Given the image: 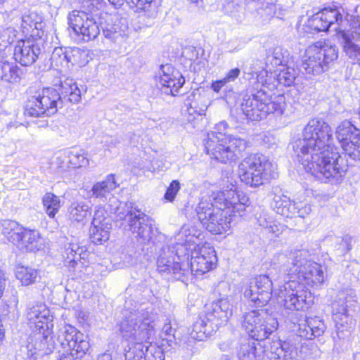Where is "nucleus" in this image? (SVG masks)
<instances>
[{
	"instance_id": "obj_19",
	"label": "nucleus",
	"mask_w": 360,
	"mask_h": 360,
	"mask_svg": "<svg viewBox=\"0 0 360 360\" xmlns=\"http://www.w3.org/2000/svg\"><path fill=\"white\" fill-rule=\"evenodd\" d=\"M27 347L30 356L37 359L52 353L55 349V342L51 332L48 333L46 331H36L30 337Z\"/></svg>"
},
{
	"instance_id": "obj_54",
	"label": "nucleus",
	"mask_w": 360,
	"mask_h": 360,
	"mask_svg": "<svg viewBox=\"0 0 360 360\" xmlns=\"http://www.w3.org/2000/svg\"><path fill=\"white\" fill-rule=\"evenodd\" d=\"M67 151L60 153L56 159V165L60 171H66L68 169L71 168L70 162H69V158Z\"/></svg>"
},
{
	"instance_id": "obj_10",
	"label": "nucleus",
	"mask_w": 360,
	"mask_h": 360,
	"mask_svg": "<svg viewBox=\"0 0 360 360\" xmlns=\"http://www.w3.org/2000/svg\"><path fill=\"white\" fill-rule=\"evenodd\" d=\"M126 214H118L120 219L127 221L129 230L141 244H147L153 241V238L158 232L154 228V221L133 202L126 203Z\"/></svg>"
},
{
	"instance_id": "obj_40",
	"label": "nucleus",
	"mask_w": 360,
	"mask_h": 360,
	"mask_svg": "<svg viewBox=\"0 0 360 360\" xmlns=\"http://www.w3.org/2000/svg\"><path fill=\"white\" fill-rule=\"evenodd\" d=\"M237 354L239 360H257L256 343L245 340L240 343Z\"/></svg>"
},
{
	"instance_id": "obj_34",
	"label": "nucleus",
	"mask_w": 360,
	"mask_h": 360,
	"mask_svg": "<svg viewBox=\"0 0 360 360\" xmlns=\"http://www.w3.org/2000/svg\"><path fill=\"white\" fill-rule=\"evenodd\" d=\"M257 345L263 348V352L266 353V356L271 360L282 359L283 356V349H281L280 340H271L267 338L266 340L258 342Z\"/></svg>"
},
{
	"instance_id": "obj_20",
	"label": "nucleus",
	"mask_w": 360,
	"mask_h": 360,
	"mask_svg": "<svg viewBox=\"0 0 360 360\" xmlns=\"http://www.w3.org/2000/svg\"><path fill=\"white\" fill-rule=\"evenodd\" d=\"M41 53L40 46L29 39L18 41L13 49L15 61L22 66H30L34 63Z\"/></svg>"
},
{
	"instance_id": "obj_2",
	"label": "nucleus",
	"mask_w": 360,
	"mask_h": 360,
	"mask_svg": "<svg viewBox=\"0 0 360 360\" xmlns=\"http://www.w3.org/2000/svg\"><path fill=\"white\" fill-rule=\"evenodd\" d=\"M236 186L231 184L229 189L219 192L211 200L202 199L195 208L198 217L205 228L215 234L226 232L230 228L231 214L239 210L243 204L239 202Z\"/></svg>"
},
{
	"instance_id": "obj_31",
	"label": "nucleus",
	"mask_w": 360,
	"mask_h": 360,
	"mask_svg": "<svg viewBox=\"0 0 360 360\" xmlns=\"http://www.w3.org/2000/svg\"><path fill=\"white\" fill-rule=\"evenodd\" d=\"M1 231L3 236L13 244H15L20 238V235L25 227L18 221L11 219L1 221Z\"/></svg>"
},
{
	"instance_id": "obj_5",
	"label": "nucleus",
	"mask_w": 360,
	"mask_h": 360,
	"mask_svg": "<svg viewBox=\"0 0 360 360\" xmlns=\"http://www.w3.org/2000/svg\"><path fill=\"white\" fill-rule=\"evenodd\" d=\"M285 106L284 95L279 94L272 97L263 89L244 96L241 103L244 115L252 121L262 120L270 113L282 115Z\"/></svg>"
},
{
	"instance_id": "obj_29",
	"label": "nucleus",
	"mask_w": 360,
	"mask_h": 360,
	"mask_svg": "<svg viewBox=\"0 0 360 360\" xmlns=\"http://www.w3.org/2000/svg\"><path fill=\"white\" fill-rule=\"evenodd\" d=\"M117 187V183L113 175L110 174L101 181L96 183L91 188V195L102 202L107 200L111 192Z\"/></svg>"
},
{
	"instance_id": "obj_21",
	"label": "nucleus",
	"mask_w": 360,
	"mask_h": 360,
	"mask_svg": "<svg viewBox=\"0 0 360 360\" xmlns=\"http://www.w3.org/2000/svg\"><path fill=\"white\" fill-rule=\"evenodd\" d=\"M200 233L195 230L194 228L190 229L189 226L184 225L178 233V240H181L184 237L185 239L182 242H178L173 249L176 250V255L179 259V254H186L188 251H198L200 244L199 236Z\"/></svg>"
},
{
	"instance_id": "obj_41",
	"label": "nucleus",
	"mask_w": 360,
	"mask_h": 360,
	"mask_svg": "<svg viewBox=\"0 0 360 360\" xmlns=\"http://www.w3.org/2000/svg\"><path fill=\"white\" fill-rule=\"evenodd\" d=\"M70 162L71 168L85 167L89 164V160L84 150L79 148H72L66 150Z\"/></svg>"
},
{
	"instance_id": "obj_38",
	"label": "nucleus",
	"mask_w": 360,
	"mask_h": 360,
	"mask_svg": "<svg viewBox=\"0 0 360 360\" xmlns=\"http://www.w3.org/2000/svg\"><path fill=\"white\" fill-rule=\"evenodd\" d=\"M90 210L85 202H73L69 208L70 217L78 222L83 221L90 214Z\"/></svg>"
},
{
	"instance_id": "obj_53",
	"label": "nucleus",
	"mask_w": 360,
	"mask_h": 360,
	"mask_svg": "<svg viewBox=\"0 0 360 360\" xmlns=\"http://www.w3.org/2000/svg\"><path fill=\"white\" fill-rule=\"evenodd\" d=\"M180 189V183L177 180L172 181L169 187L167 188L166 193L165 194V198L169 202H172L176 193L179 192Z\"/></svg>"
},
{
	"instance_id": "obj_7",
	"label": "nucleus",
	"mask_w": 360,
	"mask_h": 360,
	"mask_svg": "<svg viewBox=\"0 0 360 360\" xmlns=\"http://www.w3.org/2000/svg\"><path fill=\"white\" fill-rule=\"evenodd\" d=\"M356 295L352 288L341 290L333 303V319L335 323L336 337L339 340H348L354 330L355 321L349 314V309L353 305Z\"/></svg>"
},
{
	"instance_id": "obj_12",
	"label": "nucleus",
	"mask_w": 360,
	"mask_h": 360,
	"mask_svg": "<svg viewBox=\"0 0 360 360\" xmlns=\"http://www.w3.org/2000/svg\"><path fill=\"white\" fill-rule=\"evenodd\" d=\"M58 340L65 349L58 360H78L89 348V343L84 340V334L71 326H65L60 331Z\"/></svg>"
},
{
	"instance_id": "obj_22",
	"label": "nucleus",
	"mask_w": 360,
	"mask_h": 360,
	"mask_svg": "<svg viewBox=\"0 0 360 360\" xmlns=\"http://www.w3.org/2000/svg\"><path fill=\"white\" fill-rule=\"evenodd\" d=\"M326 329V326L320 318L309 317L298 324L297 335L302 338L311 340L323 335Z\"/></svg>"
},
{
	"instance_id": "obj_11",
	"label": "nucleus",
	"mask_w": 360,
	"mask_h": 360,
	"mask_svg": "<svg viewBox=\"0 0 360 360\" xmlns=\"http://www.w3.org/2000/svg\"><path fill=\"white\" fill-rule=\"evenodd\" d=\"M242 326L253 340H266L278 326L277 318L266 309L252 310L243 315Z\"/></svg>"
},
{
	"instance_id": "obj_62",
	"label": "nucleus",
	"mask_w": 360,
	"mask_h": 360,
	"mask_svg": "<svg viewBox=\"0 0 360 360\" xmlns=\"http://www.w3.org/2000/svg\"><path fill=\"white\" fill-rule=\"evenodd\" d=\"M257 224L261 227L266 229L269 224L272 221L271 218L265 212L261 213L257 218Z\"/></svg>"
},
{
	"instance_id": "obj_58",
	"label": "nucleus",
	"mask_w": 360,
	"mask_h": 360,
	"mask_svg": "<svg viewBox=\"0 0 360 360\" xmlns=\"http://www.w3.org/2000/svg\"><path fill=\"white\" fill-rule=\"evenodd\" d=\"M321 20H323V18H319L318 13H316L311 20H309V25L313 30L316 32L327 31L326 25H325V26H323Z\"/></svg>"
},
{
	"instance_id": "obj_17",
	"label": "nucleus",
	"mask_w": 360,
	"mask_h": 360,
	"mask_svg": "<svg viewBox=\"0 0 360 360\" xmlns=\"http://www.w3.org/2000/svg\"><path fill=\"white\" fill-rule=\"evenodd\" d=\"M111 219L102 206L95 207L90 228V238L95 244H101L109 239Z\"/></svg>"
},
{
	"instance_id": "obj_39",
	"label": "nucleus",
	"mask_w": 360,
	"mask_h": 360,
	"mask_svg": "<svg viewBox=\"0 0 360 360\" xmlns=\"http://www.w3.org/2000/svg\"><path fill=\"white\" fill-rule=\"evenodd\" d=\"M319 17L323 18L321 20L323 26L325 25L327 27V30L334 23L340 25L342 21V14L335 8H324L321 12L318 13Z\"/></svg>"
},
{
	"instance_id": "obj_1",
	"label": "nucleus",
	"mask_w": 360,
	"mask_h": 360,
	"mask_svg": "<svg viewBox=\"0 0 360 360\" xmlns=\"http://www.w3.org/2000/svg\"><path fill=\"white\" fill-rule=\"evenodd\" d=\"M331 129L322 119L310 120L302 131V138L292 143V150L306 172L331 184L342 181L347 170L345 158L330 146Z\"/></svg>"
},
{
	"instance_id": "obj_6",
	"label": "nucleus",
	"mask_w": 360,
	"mask_h": 360,
	"mask_svg": "<svg viewBox=\"0 0 360 360\" xmlns=\"http://www.w3.org/2000/svg\"><path fill=\"white\" fill-rule=\"evenodd\" d=\"M273 165L266 156L252 153L238 165V176L243 183L251 187H258L275 178Z\"/></svg>"
},
{
	"instance_id": "obj_59",
	"label": "nucleus",
	"mask_w": 360,
	"mask_h": 360,
	"mask_svg": "<svg viewBox=\"0 0 360 360\" xmlns=\"http://www.w3.org/2000/svg\"><path fill=\"white\" fill-rule=\"evenodd\" d=\"M200 98V95L197 93L192 92L191 94H189L185 101L184 105L188 108L193 107V108H200L198 106V100Z\"/></svg>"
},
{
	"instance_id": "obj_61",
	"label": "nucleus",
	"mask_w": 360,
	"mask_h": 360,
	"mask_svg": "<svg viewBox=\"0 0 360 360\" xmlns=\"http://www.w3.org/2000/svg\"><path fill=\"white\" fill-rule=\"evenodd\" d=\"M186 274L182 272V271H172L174 274V277L177 280H181L183 283L185 284H188V276L191 277V282H193V279L194 278V275L193 274V271H186Z\"/></svg>"
},
{
	"instance_id": "obj_37",
	"label": "nucleus",
	"mask_w": 360,
	"mask_h": 360,
	"mask_svg": "<svg viewBox=\"0 0 360 360\" xmlns=\"http://www.w3.org/2000/svg\"><path fill=\"white\" fill-rule=\"evenodd\" d=\"M67 68L70 65H79L82 66L87 62V53L84 50L79 48H70L67 49Z\"/></svg>"
},
{
	"instance_id": "obj_44",
	"label": "nucleus",
	"mask_w": 360,
	"mask_h": 360,
	"mask_svg": "<svg viewBox=\"0 0 360 360\" xmlns=\"http://www.w3.org/2000/svg\"><path fill=\"white\" fill-rule=\"evenodd\" d=\"M145 360H165L163 349L161 347L146 342Z\"/></svg>"
},
{
	"instance_id": "obj_13",
	"label": "nucleus",
	"mask_w": 360,
	"mask_h": 360,
	"mask_svg": "<svg viewBox=\"0 0 360 360\" xmlns=\"http://www.w3.org/2000/svg\"><path fill=\"white\" fill-rule=\"evenodd\" d=\"M68 23L75 33L82 35L86 41L96 39L100 33L98 25L93 15L84 11H72L69 14Z\"/></svg>"
},
{
	"instance_id": "obj_43",
	"label": "nucleus",
	"mask_w": 360,
	"mask_h": 360,
	"mask_svg": "<svg viewBox=\"0 0 360 360\" xmlns=\"http://www.w3.org/2000/svg\"><path fill=\"white\" fill-rule=\"evenodd\" d=\"M305 304V300L301 295H298L297 292L292 290L285 295L284 307L287 309L297 311L303 309Z\"/></svg>"
},
{
	"instance_id": "obj_14",
	"label": "nucleus",
	"mask_w": 360,
	"mask_h": 360,
	"mask_svg": "<svg viewBox=\"0 0 360 360\" xmlns=\"http://www.w3.org/2000/svg\"><path fill=\"white\" fill-rule=\"evenodd\" d=\"M213 146L208 144V148L211 150V158L226 163L238 159L248 148V142L238 136H232L217 146L218 148H213Z\"/></svg>"
},
{
	"instance_id": "obj_4",
	"label": "nucleus",
	"mask_w": 360,
	"mask_h": 360,
	"mask_svg": "<svg viewBox=\"0 0 360 360\" xmlns=\"http://www.w3.org/2000/svg\"><path fill=\"white\" fill-rule=\"evenodd\" d=\"M205 306V311L193 323L190 332V338L193 340L203 341L211 336L220 326L228 321L232 315V306L226 295L221 296Z\"/></svg>"
},
{
	"instance_id": "obj_32",
	"label": "nucleus",
	"mask_w": 360,
	"mask_h": 360,
	"mask_svg": "<svg viewBox=\"0 0 360 360\" xmlns=\"http://www.w3.org/2000/svg\"><path fill=\"white\" fill-rule=\"evenodd\" d=\"M174 252V250H171L169 246H163L158 258V266L159 268L165 267L164 270H181L180 263L175 261Z\"/></svg>"
},
{
	"instance_id": "obj_16",
	"label": "nucleus",
	"mask_w": 360,
	"mask_h": 360,
	"mask_svg": "<svg viewBox=\"0 0 360 360\" xmlns=\"http://www.w3.org/2000/svg\"><path fill=\"white\" fill-rule=\"evenodd\" d=\"M185 83L181 74L169 64L162 65L157 86L162 94L176 96Z\"/></svg>"
},
{
	"instance_id": "obj_28",
	"label": "nucleus",
	"mask_w": 360,
	"mask_h": 360,
	"mask_svg": "<svg viewBox=\"0 0 360 360\" xmlns=\"http://www.w3.org/2000/svg\"><path fill=\"white\" fill-rule=\"evenodd\" d=\"M60 99L62 102L77 103L81 100V91L72 78H66L60 84Z\"/></svg>"
},
{
	"instance_id": "obj_46",
	"label": "nucleus",
	"mask_w": 360,
	"mask_h": 360,
	"mask_svg": "<svg viewBox=\"0 0 360 360\" xmlns=\"http://www.w3.org/2000/svg\"><path fill=\"white\" fill-rule=\"evenodd\" d=\"M48 315V308L43 304L36 305L30 309L27 312V317L31 323H39L40 318H44Z\"/></svg>"
},
{
	"instance_id": "obj_36",
	"label": "nucleus",
	"mask_w": 360,
	"mask_h": 360,
	"mask_svg": "<svg viewBox=\"0 0 360 360\" xmlns=\"http://www.w3.org/2000/svg\"><path fill=\"white\" fill-rule=\"evenodd\" d=\"M65 248L67 255L65 259V266L69 268H76L77 261L80 260L81 255L84 252V247L79 246L77 243L70 242Z\"/></svg>"
},
{
	"instance_id": "obj_47",
	"label": "nucleus",
	"mask_w": 360,
	"mask_h": 360,
	"mask_svg": "<svg viewBox=\"0 0 360 360\" xmlns=\"http://www.w3.org/2000/svg\"><path fill=\"white\" fill-rule=\"evenodd\" d=\"M307 284L319 286L324 282V271H302Z\"/></svg>"
},
{
	"instance_id": "obj_33",
	"label": "nucleus",
	"mask_w": 360,
	"mask_h": 360,
	"mask_svg": "<svg viewBox=\"0 0 360 360\" xmlns=\"http://www.w3.org/2000/svg\"><path fill=\"white\" fill-rule=\"evenodd\" d=\"M297 74V70L294 68L293 63L282 67L279 73L276 75V78L274 77L277 84H274L273 87L277 86L278 84L290 86L294 83Z\"/></svg>"
},
{
	"instance_id": "obj_57",
	"label": "nucleus",
	"mask_w": 360,
	"mask_h": 360,
	"mask_svg": "<svg viewBox=\"0 0 360 360\" xmlns=\"http://www.w3.org/2000/svg\"><path fill=\"white\" fill-rule=\"evenodd\" d=\"M102 7L101 0H86L83 2V8L88 13L93 14Z\"/></svg>"
},
{
	"instance_id": "obj_3",
	"label": "nucleus",
	"mask_w": 360,
	"mask_h": 360,
	"mask_svg": "<svg viewBox=\"0 0 360 360\" xmlns=\"http://www.w3.org/2000/svg\"><path fill=\"white\" fill-rule=\"evenodd\" d=\"M120 322V331L127 340L134 341L125 349V360H145L146 342L154 333L155 314L152 309L126 310Z\"/></svg>"
},
{
	"instance_id": "obj_50",
	"label": "nucleus",
	"mask_w": 360,
	"mask_h": 360,
	"mask_svg": "<svg viewBox=\"0 0 360 360\" xmlns=\"http://www.w3.org/2000/svg\"><path fill=\"white\" fill-rule=\"evenodd\" d=\"M37 271H15V277L22 285H28L35 282Z\"/></svg>"
},
{
	"instance_id": "obj_42",
	"label": "nucleus",
	"mask_w": 360,
	"mask_h": 360,
	"mask_svg": "<svg viewBox=\"0 0 360 360\" xmlns=\"http://www.w3.org/2000/svg\"><path fill=\"white\" fill-rule=\"evenodd\" d=\"M43 205L46 214L50 217H54L60 207L59 197L52 193H47L43 197Z\"/></svg>"
},
{
	"instance_id": "obj_55",
	"label": "nucleus",
	"mask_w": 360,
	"mask_h": 360,
	"mask_svg": "<svg viewBox=\"0 0 360 360\" xmlns=\"http://www.w3.org/2000/svg\"><path fill=\"white\" fill-rule=\"evenodd\" d=\"M207 109V107L203 105L202 107L198 108H188L187 109V121L188 122H192L198 117L205 115V112Z\"/></svg>"
},
{
	"instance_id": "obj_60",
	"label": "nucleus",
	"mask_w": 360,
	"mask_h": 360,
	"mask_svg": "<svg viewBox=\"0 0 360 360\" xmlns=\"http://www.w3.org/2000/svg\"><path fill=\"white\" fill-rule=\"evenodd\" d=\"M295 216L304 218L306 215H308L311 211V206L309 205H302V202L295 204Z\"/></svg>"
},
{
	"instance_id": "obj_23",
	"label": "nucleus",
	"mask_w": 360,
	"mask_h": 360,
	"mask_svg": "<svg viewBox=\"0 0 360 360\" xmlns=\"http://www.w3.org/2000/svg\"><path fill=\"white\" fill-rule=\"evenodd\" d=\"M18 240L15 245L25 252H34L42 248L41 235L37 230L25 227Z\"/></svg>"
},
{
	"instance_id": "obj_52",
	"label": "nucleus",
	"mask_w": 360,
	"mask_h": 360,
	"mask_svg": "<svg viewBox=\"0 0 360 360\" xmlns=\"http://www.w3.org/2000/svg\"><path fill=\"white\" fill-rule=\"evenodd\" d=\"M153 0H127V4L136 11H148Z\"/></svg>"
},
{
	"instance_id": "obj_49",
	"label": "nucleus",
	"mask_w": 360,
	"mask_h": 360,
	"mask_svg": "<svg viewBox=\"0 0 360 360\" xmlns=\"http://www.w3.org/2000/svg\"><path fill=\"white\" fill-rule=\"evenodd\" d=\"M37 15L35 13H30L22 16L21 27L23 32H29L32 27L37 28Z\"/></svg>"
},
{
	"instance_id": "obj_26",
	"label": "nucleus",
	"mask_w": 360,
	"mask_h": 360,
	"mask_svg": "<svg viewBox=\"0 0 360 360\" xmlns=\"http://www.w3.org/2000/svg\"><path fill=\"white\" fill-rule=\"evenodd\" d=\"M228 124L224 122H220L217 124L213 131L207 132V138L204 140V145L206 153L211 155V150L208 148V144L214 145L213 148H218L227 139L226 137Z\"/></svg>"
},
{
	"instance_id": "obj_27",
	"label": "nucleus",
	"mask_w": 360,
	"mask_h": 360,
	"mask_svg": "<svg viewBox=\"0 0 360 360\" xmlns=\"http://www.w3.org/2000/svg\"><path fill=\"white\" fill-rule=\"evenodd\" d=\"M289 63H292V60L287 49L281 46H276L268 50L266 56V65L267 67H283Z\"/></svg>"
},
{
	"instance_id": "obj_48",
	"label": "nucleus",
	"mask_w": 360,
	"mask_h": 360,
	"mask_svg": "<svg viewBox=\"0 0 360 360\" xmlns=\"http://www.w3.org/2000/svg\"><path fill=\"white\" fill-rule=\"evenodd\" d=\"M342 149L346 155L354 160H360V140L358 142L342 145Z\"/></svg>"
},
{
	"instance_id": "obj_51",
	"label": "nucleus",
	"mask_w": 360,
	"mask_h": 360,
	"mask_svg": "<svg viewBox=\"0 0 360 360\" xmlns=\"http://www.w3.org/2000/svg\"><path fill=\"white\" fill-rule=\"evenodd\" d=\"M39 321V323H36V330L38 331H46L49 333L51 328L53 327V316L50 314L49 309L48 315L44 318H40Z\"/></svg>"
},
{
	"instance_id": "obj_24",
	"label": "nucleus",
	"mask_w": 360,
	"mask_h": 360,
	"mask_svg": "<svg viewBox=\"0 0 360 360\" xmlns=\"http://www.w3.org/2000/svg\"><path fill=\"white\" fill-rule=\"evenodd\" d=\"M342 48L345 55L353 64L360 67V34L342 33Z\"/></svg>"
},
{
	"instance_id": "obj_9",
	"label": "nucleus",
	"mask_w": 360,
	"mask_h": 360,
	"mask_svg": "<svg viewBox=\"0 0 360 360\" xmlns=\"http://www.w3.org/2000/svg\"><path fill=\"white\" fill-rule=\"evenodd\" d=\"M338 58V49L326 41H319L307 47L302 68L307 74L320 75L326 71Z\"/></svg>"
},
{
	"instance_id": "obj_64",
	"label": "nucleus",
	"mask_w": 360,
	"mask_h": 360,
	"mask_svg": "<svg viewBox=\"0 0 360 360\" xmlns=\"http://www.w3.org/2000/svg\"><path fill=\"white\" fill-rule=\"evenodd\" d=\"M228 82L224 78L212 82L211 89L216 93H219Z\"/></svg>"
},
{
	"instance_id": "obj_30",
	"label": "nucleus",
	"mask_w": 360,
	"mask_h": 360,
	"mask_svg": "<svg viewBox=\"0 0 360 360\" xmlns=\"http://www.w3.org/2000/svg\"><path fill=\"white\" fill-rule=\"evenodd\" d=\"M295 204L294 201L285 195H275L272 203L274 210L278 214L292 218L295 217Z\"/></svg>"
},
{
	"instance_id": "obj_15",
	"label": "nucleus",
	"mask_w": 360,
	"mask_h": 360,
	"mask_svg": "<svg viewBox=\"0 0 360 360\" xmlns=\"http://www.w3.org/2000/svg\"><path fill=\"white\" fill-rule=\"evenodd\" d=\"M272 281L268 276L256 277L244 292V296L256 307H262L269 302L271 297Z\"/></svg>"
},
{
	"instance_id": "obj_25",
	"label": "nucleus",
	"mask_w": 360,
	"mask_h": 360,
	"mask_svg": "<svg viewBox=\"0 0 360 360\" xmlns=\"http://www.w3.org/2000/svg\"><path fill=\"white\" fill-rule=\"evenodd\" d=\"M336 136L342 146L352 141L356 143L360 141V130L350 122L345 120L338 127Z\"/></svg>"
},
{
	"instance_id": "obj_56",
	"label": "nucleus",
	"mask_w": 360,
	"mask_h": 360,
	"mask_svg": "<svg viewBox=\"0 0 360 360\" xmlns=\"http://www.w3.org/2000/svg\"><path fill=\"white\" fill-rule=\"evenodd\" d=\"M269 79H271V77L267 75L266 70H262L260 71L257 77V80L258 82L257 86L256 88L257 91L260 89H264L265 87L271 89L270 84L268 82Z\"/></svg>"
},
{
	"instance_id": "obj_45",
	"label": "nucleus",
	"mask_w": 360,
	"mask_h": 360,
	"mask_svg": "<svg viewBox=\"0 0 360 360\" xmlns=\"http://www.w3.org/2000/svg\"><path fill=\"white\" fill-rule=\"evenodd\" d=\"M67 49L56 47L52 52L51 56V64L53 67H67Z\"/></svg>"
},
{
	"instance_id": "obj_63",
	"label": "nucleus",
	"mask_w": 360,
	"mask_h": 360,
	"mask_svg": "<svg viewBox=\"0 0 360 360\" xmlns=\"http://www.w3.org/2000/svg\"><path fill=\"white\" fill-rule=\"evenodd\" d=\"M351 29L347 32L342 33H356L360 34V16L354 17L351 23Z\"/></svg>"
},
{
	"instance_id": "obj_35",
	"label": "nucleus",
	"mask_w": 360,
	"mask_h": 360,
	"mask_svg": "<svg viewBox=\"0 0 360 360\" xmlns=\"http://www.w3.org/2000/svg\"><path fill=\"white\" fill-rule=\"evenodd\" d=\"M309 252L306 250H299L292 261L295 267L304 270H321L322 266L308 259Z\"/></svg>"
},
{
	"instance_id": "obj_18",
	"label": "nucleus",
	"mask_w": 360,
	"mask_h": 360,
	"mask_svg": "<svg viewBox=\"0 0 360 360\" xmlns=\"http://www.w3.org/2000/svg\"><path fill=\"white\" fill-rule=\"evenodd\" d=\"M11 51V46H8L5 48L3 53L0 52V82L17 84L25 77L26 71L15 63L9 61L7 53Z\"/></svg>"
},
{
	"instance_id": "obj_8",
	"label": "nucleus",
	"mask_w": 360,
	"mask_h": 360,
	"mask_svg": "<svg viewBox=\"0 0 360 360\" xmlns=\"http://www.w3.org/2000/svg\"><path fill=\"white\" fill-rule=\"evenodd\" d=\"M28 97L24 105V114L28 117L51 116L62 108L60 93L53 88L27 90Z\"/></svg>"
}]
</instances>
